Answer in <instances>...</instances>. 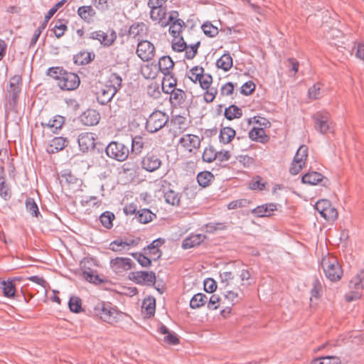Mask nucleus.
<instances>
[{
	"label": "nucleus",
	"mask_w": 364,
	"mask_h": 364,
	"mask_svg": "<svg viewBox=\"0 0 364 364\" xmlns=\"http://www.w3.org/2000/svg\"><path fill=\"white\" fill-rule=\"evenodd\" d=\"M250 203V200L247 199H238L233 201L230 202L227 205V208L228 210H235L237 208L247 207Z\"/></svg>",
	"instance_id": "6e6d98bb"
},
{
	"label": "nucleus",
	"mask_w": 364,
	"mask_h": 364,
	"mask_svg": "<svg viewBox=\"0 0 364 364\" xmlns=\"http://www.w3.org/2000/svg\"><path fill=\"white\" fill-rule=\"evenodd\" d=\"M235 130L226 127L221 129L220 132V141L224 144H229L235 136Z\"/></svg>",
	"instance_id": "c9c22d12"
},
{
	"label": "nucleus",
	"mask_w": 364,
	"mask_h": 364,
	"mask_svg": "<svg viewBox=\"0 0 364 364\" xmlns=\"http://www.w3.org/2000/svg\"><path fill=\"white\" fill-rule=\"evenodd\" d=\"M90 37L92 39L97 40L105 46H110L117 39V33L113 30H108L106 32L97 31L91 33Z\"/></svg>",
	"instance_id": "4468645a"
},
{
	"label": "nucleus",
	"mask_w": 364,
	"mask_h": 364,
	"mask_svg": "<svg viewBox=\"0 0 364 364\" xmlns=\"http://www.w3.org/2000/svg\"><path fill=\"white\" fill-rule=\"evenodd\" d=\"M224 115L228 120H232L241 117L242 112L237 106L231 105L225 109Z\"/></svg>",
	"instance_id": "49530a36"
},
{
	"label": "nucleus",
	"mask_w": 364,
	"mask_h": 364,
	"mask_svg": "<svg viewBox=\"0 0 364 364\" xmlns=\"http://www.w3.org/2000/svg\"><path fill=\"white\" fill-rule=\"evenodd\" d=\"M171 47L174 51L182 52L186 49V43L181 36H173Z\"/></svg>",
	"instance_id": "3c124183"
},
{
	"label": "nucleus",
	"mask_w": 364,
	"mask_h": 364,
	"mask_svg": "<svg viewBox=\"0 0 364 364\" xmlns=\"http://www.w3.org/2000/svg\"><path fill=\"white\" fill-rule=\"evenodd\" d=\"M321 266L326 277L331 282L339 281L343 276V269L338 259L328 255L323 258Z\"/></svg>",
	"instance_id": "423d86ee"
},
{
	"label": "nucleus",
	"mask_w": 364,
	"mask_h": 364,
	"mask_svg": "<svg viewBox=\"0 0 364 364\" xmlns=\"http://www.w3.org/2000/svg\"><path fill=\"white\" fill-rule=\"evenodd\" d=\"M266 183L263 182L262 179L257 176L250 183V188L252 190H259L262 191L265 188Z\"/></svg>",
	"instance_id": "680f3d73"
},
{
	"label": "nucleus",
	"mask_w": 364,
	"mask_h": 364,
	"mask_svg": "<svg viewBox=\"0 0 364 364\" xmlns=\"http://www.w3.org/2000/svg\"><path fill=\"white\" fill-rule=\"evenodd\" d=\"M201 139L196 134H186L182 135L177 143L178 150L186 156L197 153L200 147Z\"/></svg>",
	"instance_id": "39448f33"
},
{
	"label": "nucleus",
	"mask_w": 364,
	"mask_h": 364,
	"mask_svg": "<svg viewBox=\"0 0 364 364\" xmlns=\"http://www.w3.org/2000/svg\"><path fill=\"white\" fill-rule=\"evenodd\" d=\"M202 30L209 37H214L218 33V28L210 22L204 23L202 25Z\"/></svg>",
	"instance_id": "5fc2aeb1"
},
{
	"label": "nucleus",
	"mask_w": 364,
	"mask_h": 364,
	"mask_svg": "<svg viewBox=\"0 0 364 364\" xmlns=\"http://www.w3.org/2000/svg\"><path fill=\"white\" fill-rule=\"evenodd\" d=\"M323 176L318 172L310 171L304 174L301 178L303 183L315 186L321 182Z\"/></svg>",
	"instance_id": "c756f323"
},
{
	"label": "nucleus",
	"mask_w": 364,
	"mask_h": 364,
	"mask_svg": "<svg viewBox=\"0 0 364 364\" xmlns=\"http://www.w3.org/2000/svg\"><path fill=\"white\" fill-rule=\"evenodd\" d=\"M203 161L207 163H211L217 159V151L212 146L205 148L202 154Z\"/></svg>",
	"instance_id": "09e8293b"
},
{
	"label": "nucleus",
	"mask_w": 364,
	"mask_h": 364,
	"mask_svg": "<svg viewBox=\"0 0 364 364\" xmlns=\"http://www.w3.org/2000/svg\"><path fill=\"white\" fill-rule=\"evenodd\" d=\"M249 137L251 140L261 143H266L269 137L266 134L264 128L254 127L249 132Z\"/></svg>",
	"instance_id": "393cba45"
},
{
	"label": "nucleus",
	"mask_w": 364,
	"mask_h": 364,
	"mask_svg": "<svg viewBox=\"0 0 364 364\" xmlns=\"http://www.w3.org/2000/svg\"><path fill=\"white\" fill-rule=\"evenodd\" d=\"M205 238V236L202 234L191 235L183 240L182 247L184 249L194 247L203 242Z\"/></svg>",
	"instance_id": "bb28decb"
},
{
	"label": "nucleus",
	"mask_w": 364,
	"mask_h": 364,
	"mask_svg": "<svg viewBox=\"0 0 364 364\" xmlns=\"http://www.w3.org/2000/svg\"><path fill=\"white\" fill-rule=\"evenodd\" d=\"M96 139V135L92 132L81 133L77 139L80 149L83 152L93 149L95 146Z\"/></svg>",
	"instance_id": "dca6fc26"
},
{
	"label": "nucleus",
	"mask_w": 364,
	"mask_h": 364,
	"mask_svg": "<svg viewBox=\"0 0 364 364\" xmlns=\"http://www.w3.org/2000/svg\"><path fill=\"white\" fill-rule=\"evenodd\" d=\"M350 287L356 290L364 289V272L360 271L350 281Z\"/></svg>",
	"instance_id": "58836bf2"
},
{
	"label": "nucleus",
	"mask_w": 364,
	"mask_h": 364,
	"mask_svg": "<svg viewBox=\"0 0 364 364\" xmlns=\"http://www.w3.org/2000/svg\"><path fill=\"white\" fill-rule=\"evenodd\" d=\"M77 14L81 18L89 22L95 15V11L91 6H82L78 8Z\"/></svg>",
	"instance_id": "37998d69"
},
{
	"label": "nucleus",
	"mask_w": 364,
	"mask_h": 364,
	"mask_svg": "<svg viewBox=\"0 0 364 364\" xmlns=\"http://www.w3.org/2000/svg\"><path fill=\"white\" fill-rule=\"evenodd\" d=\"M159 70L165 75H169L174 68V62L171 57L164 55L159 59Z\"/></svg>",
	"instance_id": "5701e85b"
},
{
	"label": "nucleus",
	"mask_w": 364,
	"mask_h": 364,
	"mask_svg": "<svg viewBox=\"0 0 364 364\" xmlns=\"http://www.w3.org/2000/svg\"><path fill=\"white\" fill-rule=\"evenodd\" d=\"M207 296L202 294H195L190 301V307L193 309H198L203 306L207 301Z\"/></svg>",
	"instance_id": "c03bdc74"
},
{
	"label": "nucleus",
	"mask_w": 364,
	"mask_h": 364,
	"mask_svg": "<svg viewBox=\"0 0 364 364\" xmlns=\"http://www.w3.org/2000/svg\"><path fill=\"white\" fill-rule=\"evenodd\" d=\"M0 196L5 200H9L11 196V192L6 185L4 178H0Z\"/></svg>",
	"instance_id": "13d9d810"
},
{
	"label": "nucleus",
	"mask_w": 364,
	"mask_h": 364,
	"mask_svg": "<svg viewBox=\"0 0 364 364\" xmlns=\"http://www.w3.org/2000/svg\"><path fill=\"white\" fill-rule=\"evenodd\" d=\"M186 94L181 89H173L170 92V102L174 106L181 105L185 100Z\"/></svg>",
	"instance_id": "e433bc0d"
},
{
	"label": "nucleus",
	"mask_w": 364,
	"mask_h": 364,
	"mask_svg": "<svg viewBox=\"0 0 364 364\" xmlns=\"http://www.w3.org/2000/svg\"><path fill=\"white\" fill-rule=\"evenodd\" d=\"M136 53L142 61L149 62L154 59L156 54V48L150 41L141 40L137 43Z\"/></svg>",
	"instance_id": "9d476101"
},
{
	"label": "nucleus",
	"mask_w": 364,
	"mask_h": 364,
	"mask_svg": "<svg viewBox=\"0 0 364 364\" xmlns=\"http://www.w3.org/2000/svg\"><path fill=\"white\" fill-rule=\"evenodd\" d=\"M65 122L64 117L60 115H55L52 119L41 122V126L44 132L48 133H56L60 130Z\"/></svg>",
	"instance_id": "a211bd4d"
},
{
	"label": "nucleus",
	"mask_w": 364,
	"mask_h": 364,
	"mask_svg": "<svg viewBox=\"0 0 364 364\" xmlns=\"http://www.w3.org/2000/svg\"><path fill=\"white\" fill-rule=\"evenodd\" d=\"M150 8L151 19L164 28L169 25V14L167 13L165 7L163 6H149Z\"/></svg>",
	"instance_id": "f8f14e48"
},
{
	"label": "nucleus",
	"mask_w": 364,
	"mask_h": 364,
	"mask_svg": "<svg viewBox=\"0 0 364 364\" xmlns=\"http://www.w3.org/2000/svg\"><path fill=\"white\" fill-rule=\"evenodd\" d=\"M213 178V175L210 171H202L197 176V181L200 186L206 187L209 186Z\"/></svg>",
	"instance_id": "8fccbe9b"
},
{
	"label": "nucleus",
	"mask_w": 364,
	"mask_h": 364,
	"mask_svg": "<svg viewBox=\"0 0 364 364\" xmlns=\"http://www.w3.org/2000/svg\"><path fill=\"white\" fill-rule=\"evenodd\" d=\"M251 274L249 271L242 269L239 274H233L225 272L220 274L222 294L228 304H235L239 300L241 286L248 284Z\"/></svg>",
	"instance_id": "f257e3e1"
},
{
	"label": "nucleus",
	"mask_w": 364,
	"mask_h": 364,
	"mask_svg": "<svg viewBox=\"0 0 364 364\" xmlns=\"http://www.w3.org/2000/svg\"><path fill=\"white\" fill-rule=\"evenodd\" d=\"M48 75L57 82L58 86L63 90H74L80 83V77L73 73L68 72L62 68H51Z\"/></svg>",
	"instance_id": "20e7f679"
},
{
	"label": "nucleus",
	"mask_w": 364,
	"mask_h": 364,
	"mask_svg": "<svg viewBox=\"0 0 364 364\" xmlns=\"http://www.w3.org/2000/svg\"><path fill=\"white\" fill-rule=\"evenodd\" d=\"M129 277L135 283L140 284H154L156 280L155 274L153 272H133L129 274Z\"/></svg>",
	"instance_id": "2eb2a0df"
},
{
	"label": "nucleus",
	"mask_w": 364,
	"mask_h": 364,
	"mask_svg": "<svg viewBox=\"0 0 364 364\" xmlns=\"http://www.w3.org/2000/svg\"><path fill=\"white\" fill-rule=\"evenodd\" d=\"M198 44H199V43H198L197 44H195V45L189 46H188L186 45V49H184L183 51H185V55L187 59L191 60L196 56V55L198 52Z\"/></svg>",
	"instance_id": "0e129e2a"
},
{
	"label": "nucleus",
	"mask_w": 364,
	"mask_h": 364,
	"mask_svg": "<svg viewBox=\"0 0 364 364\" xmlns=\"http://www.w3.org/2000/svg\"><path fill=\"white\" fill-rule=\"evenodd\" d=\"M110 267L116 274H122L132 269V261L126 257H116L110 260Z\"/></svg>",
	"instance_id": "f3484780"
},
{
	"label": "nucleus",
	"mask_w": 364,
	"mask_h": 364,
	"mask_svg": "<svg viewBox=\"0 0 364 364\" xmlns=\"http://www.w3.org/2000/svg\"><path fill=\"white\" fill-rule=\"evenodd\" d=\"M27 210L34 216H37L38 213V206L33 198H28L26 202Z\"/></svg>",
	"instance_id": "338daca9"
},
{
	"label": "nucleus",
	"mask_w": 364,
	"mask_h": 364,
	"mask_svg": "<svg viewBox=\"0 0 364 364\" xmlns=\"http://www.w3.org/2000/svg\"><path fill=\"white\" fill-rule=\"evenodd\" d=\"M277 209L275 204H264L252 210V213L257 217H268Z\"/></svg>",
	"instance_id": "cd10ccee"
},
{
	"label": "nucleus",
	"mask_w": 364,
	"mask_h": 364,
	"mask_svg": "<svg viewBox=\"0 0 364 364\" xmlns=\"http://www.w3.org/2000/svg\"><path fill=\"white\" fill-rule=\"evenodd\" d=\"M0 288L2 289L3 294L7 298H14L16 293L15 284L11 280L0 279Z\"/></svg>",
	"instance_id": "2f4dec72"
},
{
	"label": "nucleus",
	"mask_w": 364,
	"mask_h": 364,
	"mask_svg": "<svg viewBox=\"0 0 364 364\" xmlns=\"http://www.w3.org/2000/svg\"><path fill=\"white\" fill-rule=\"evenodd\" d=\"M159 332L164 336L161 339L163 343L167 345H177L179 343V339L177 335L173 332L169 331L167 327L161 325L159 328Z\"/></svg>",
	"instance_id": "4be33fe9"
},
{
	"label": "nucleus",
	"mask_w": 364,
	"mask_h": 364,
	"mask_svg": "<svg viewBox=\"0 0 364 364\" xmlns=\"http://www.w3.org/2000/svg\"><path fill=\"white\" fill-rule=\"evenodd\" d=\"M82 301L79 297L73 296L69 301V308L75 313H79L82 310Z\"/></svg>",
	"instance_id": "4d7b16f0"
},
{
	"label": "nucleus",
	"mask_w": 364,
	"mask_h": 364,
	"mask_svg": "<svg viewBox=\"0 0 364 364\" xmlns=\"http://www.w3.org/2000/svg\"><path fill=\"white\" fill-rule=\"evenodd\" d=\"M109 249L113 252H122L127 250L122 238L117 239L109 244Z\"/></svg>",
	"instance_id": "052dcab7"
},
{
	"label": "nucleus",
	"mask_w": 364,
	"mask_h": 364,
	"mask_svg": "<svg viewBox=\"0 0 364 364\" xmlns=\"http://www.w3.org/2000/svg\"><path fill=\"white\" fill-rule=\"evenodd\" d=\"M316 128L321 133L325 134L331 129V122L329 117L326 116H321L316 121Z\"/></svg>",
	"instance_id": "79ce46f5"
},
{
	"label": "nucleus",
	"mask_w": 364,
	"mask_h": 364,
	"mask_svg": "<svg viewBox=\"0 0 364 364\" xmlns=\"http://www.w3.org/2000/svg\"><path fill=\"white\" fill-rule=\"evenodd\" d=\"M68 142L63 137H55L50 141L47 150L50 153L61 151L68 145Z\"/></svg>",
	"instance_id": "c85d7f7f"
},
{
	"label": "nucleus",
	"mask_w": 364,
	"mask_h": 364,
	"mask_svg": "<svg viewBox=\"0 0 364 364\" xmlns=\"http://www.w3.org/2000/svg\"><path fill=\"white\" fill-rule=\"evenodd\" d=\"M188 77L194 83L198 82L200 87L205 90L203 97L205 102H212L218 93V89L212 86L213 77L205 73L200 66H194L187 73Z\"/></svg>",
	"instance_id": "f03ea898"
},
{
	"label": "nucleus",
	"mask_w": 364,
	"mask_h": 364,
	"mask_svg": "<svg viewBox=\"0 0 364 364\" xmlns=\"http://www.w3.org/2000/svg\"><path fill=\"white\" fill-rule=\"evenodd\" d=\"M67 29H68V27H67L66 24H65L61 21L59 20L55 23L53 31L55 36L58 38H59L64 35V33L67 31Z\"/></svg>",
	"instance_id": "bf43d9fd"
},
{
	"label": "nucleus",
	"mask_w": 364,
	"mask_h": 364,
	"mask_svg": "<svg viewBox=\"0 0 364 364\" xmlns=\"http://www.w3.org/2000/svg\"><path fill=\"white\" fill-rule=\"evenodd\" d=\"M141 73L146 79H154L158 74L155 64H146L141 68Z\"/></svg>",
	"instance_id": "ea45409f"
},
{
	"label": "nucleus",
	"mask_w": 364,
	"mask_h": 364,
	"mask_svg": "<svg viewBox=\"0 0 364 364\" xmlns=\"http://www.w3.org/2000/svg\"><path fill=\"white\" fill-rule=\"evenodd\" d=\"M21 78L19 75H15L10 79L9 92L16 98L20 92Z\"/></svg>",
	"instance_id": "a18cd8bd"
},
{
	"label": "nucleus",
	"mask_w": 364,
	"mask_h": 364,
	"mask_svg": "<svg viewBox=\"0 0 364 364\" xmlns=\"http://www.w3.org/2000/svg\"><path fill=\"white\" fill-rule=\"evenodd\" d=\"M82 123L86 126H94L99 123L100 115L95 109H87L80 117Z\"/></svg>",
	"instance_id": "aec40b11"
},
{
	"label": "nucleus",
	"mask_w": 364,
	"mask_h": 364,
	"mask_svg": "<svg viewBox=\"0 0 364 364\" xmlns=\"http://www.w3.org/2000/svg\"><path fill=\"white\" fill-rule=\"evenodd\" d=\"M94 314L102 322L112 326H117L127 316L117 306L106 302H100L95 305Z\"/></svg>",
	"instance_id": "7ed1b4c3"
},
{
	"label": "nucleus",
	"mask_w": 364,
	"mask_h": 364,
	"mask_svg": "<svg viewBox=\"0 0 364 364\" xmlns=\"http://www.w3.org/2000/svg\"><path fill=\"white\" fill-rule=\"evenodd\" d=\"M156 218V215L149 209H141L136 212V218L140 223L146 224L152 221Z\"/></svg>",
	"instance_id": "f704fd0d"
},
{
	"label": "nucleus",
	"mask_w": 364,
	"mask_h": 364,
	"mask_svg": "<svg viewBox=\"0 0 364 364\" xmlns=\"http://www.w3.org/2000/svg\"><path fill=\"white\" fill-rule=\"evenodd\" d=\"M148 27L144 23H136L132 24L129 30V35L137 40H142V38L147 36Z\"/></svg>",
	"instance_id": "6ab92c4d"
},
{
	"label": "nucleus",
	"mask_w": 364,
	"mask_h": 364,
	"mask_svg": "<svg viewBox=\"0 0 364 364\" xmlns=\"http://www.w3.org/2000/svg\"><path fill=\"white\" fill-rule=\"evenodd\" d=\"M204 290L208 293H213L217 289L215 281L211 278H207L203 282Z\"/></svg>",
	"instance_id": "e2e57ef3"
},
{
	"label": "nucleus",
	"mask_w": 364,
	"mask_h": 364,
	"mask_svg": "<svg viewBox=\"0 0 364 364\" xmlns=\"http://www.w3.org/2000/svg\"><path fill=\"white\" fill-rule=\"evenodd\" d=\"M216 65L219 69L224 71L230 70L233 65V60L229 53L223 54L216 62Z\"/></svg>",
	"instance_id": "72a5a7b5"
},
{
	"label": "nucleus",
	"mask_w": 364,
	"mask_h": 364,
	"mask_svg": "<svg viewBox=\"0 0 364 364\" xmlns=\"http://www.w3.org/2000/svg\"><path fill=\"white\" fill-rule=\"evenodd\" d=\"M83 277L90 282L96 283L99 279L98 275L93 271L83 270Z\"/></svg>",
	"instance_id": "774afa93"
},
{
	"label": "nucleus",
	"mask_w": 364,
	"mask_h": 364,
	"mask_svg": "<svg viewBox=\"0 0 364 364\" xmlns=\"http://www.w3.org/2000/svg\"><path fill=\"white\" fill-rule=\"evenodd\" d=\"M122 81V78L119 75L116 73H110L108 75L104 86L107 87V88L114 90L115 92H117L118 90L121 87Z\"/></svg>",
	"instance_id": "7c9ffc66"
},
{
	"label": "nucleus",
	"mask_w": 364,
	"mask_h": 364,
	"mask_svg": "<svg viewBox=\"0 0 364 364\" xmlns=\"http://www.w3.org/2000/svg\"><path fill=\"white\" fill-rule=\"evenodd\" d=\"M115 219V215L114 213L106 211L101 214L100 217V220L105 228L111 229L113 227V220Z\"/></svg>",
	"instance_id": "de8ad7c7"
},
{
	"label": "nucleus",
	"mask_w": 364,
	"mask_h": 364,
	"mask_svg": "<svg viewBox=\"0 0 364 364\" xmlns=\"http://www.w3.org/2000/svg\"><path fill=\"white\" fill-rule=\"evenodd\" d=\"M311 289L310 290V301H317L321 296L323 291V284L318 279H314L311 283Z\"/></svg>",
	"instance_id": "473e14b6"
},
{
	"label": "nucleus",
	"mask_w": 364,
	"mask_h": 364,
	"mask_svg": "<svg viewBox=\"0 0 364 364\" xmlns=\"http://www.w3.org/2000/svg\"><path fill=\"white\" fill-rule=\"evenodd\" d=\"M168 117L163 112H154L146 122V129L151 133L161 129L167 123Z\"/></svg>",
	"instance_id": "6e6552de"
},
{
	"label": "nucleus",
	"mask_w": 364,
	"mask_h": 364,
	"mask_svg": "<svg viewBox=\"0 0 364 364\" xmlns=\"http://www.w3.org/2000/svg\"><path fill=\"white\" fill-rule=\"evenodd\" d=\"M309 97L311 100H316L322 96V85L316 83L309 89Z\"/></svg>",
	"instance_id": "864d4df0"
},
{
	"label": "nucleus",
	"mask_w": 364,
	"mask_h": 364,
	"mask_svg": "<svg viewBox=\"0 0 364 364\" xmlns=\"http://www.w3.org/2000/svg\"><path fill=\"white\" fill-rule=\"evenodd\" d=\"M255 90V84L250 80L245 82L241 87V92L245 95L252 94Z\"/></svg>",
	"instance_id": "69168bd1"
},
{
	"label": "nucleus",
	"mask_w": 364,
	"mask_h": 364,
	"mask_svg": "<svg viewBox=\"0 0 364 364\" xmlns=\"http://www.w3.org/2000/svg\"><path fill=\"white\" fill-rule=\"evenodd\" d=\"M166 77L164 78L162 82V90L166 93H170L173 90L174 87L176 85V80L171 76L166 75Z\"/></svg>",
	"instance_id": "603ef678"
},
{
	"label": "nucleus",
	"mask_w": 364,
	"mask_h": 364,
	"mask_svg": "<svg viewBox=\"0 0 364 364\" xmlns=\"http://www.w3.org/2000/svg\"><path fill=\"white\" fill-rule=\"evenodd\" d=\"M116 93L117 92L114 91V90L107 88L104 85H101L96 93L97 99L100 104L105 105L109 102Z\"/></svg>",
	"instance_id": "b1692460"
},
{
	"label": "nucleus",
	"mask_w": 364,
	"mask_h": 364,
	"mask_svg": "<svg viewBox=\"0 0 364 364\" xmlns=\"http://www.w3.org/2000/svg\"><path fill=\"white\" fill-rule=\"evenodd\" d=\"M129 147L122 143L117 141L110 142L106 148L107 155L119 161H123L129 156Z\"/></svg>",
	"instance_id": "0eeeda50"
},
{
	"label": "nucleus",
	"mask_w": 364,
	"mask_h": 364,
	"mask_svg": "<svg viewBox=\"0 0 364 364\" xmlns=\"http://www.w3.org/2000/svg\"><path fill=\"white\" fill-rule=\"evenodd\" d=\"M308 157V147L301 145L297 150L294 160L291 164L289 172L292 175L298 174L304 167Z\"/></svg>",
	"instance_id": "1a4fd4ad"
},
{
	"label": "nucleus",
	"mask_w": 364,
	"mask_h": 364,
	"mask_svg": "<svg viewBox=\"0 0 364 364\" xmlns=\"http://www.w3.org/2000/svg\"><path fill=\"white\" fill-rule=\"evenodd\" d=\"M169 14V33L173 36H181L184 27V22L179 18V14L177 11H171Z\"/></svg>",
	"instance_id": "ddd939ff"
},
{
	"label": "nucleus",
	"mask_w": 364,
	"mask_h": 364,
	"mask_svg": "<svg viewBox=\"0 0 364 364\" xmlns=\"http://www.w3.org/2000/svg\"><path fill=\"white\" fill-rule=\"evenodd\" d=\"M161 160L155 155H146L141 161V166L147 171L152 172L161 166Z\"/></svg>",
	"instance_id": "412c9836"
},
{
	"label": "nucleus",
	"mask_w": 364,
	"mask_h": 364,
	"mask_svg": "<svg viewBox=\"0 0 364 364\" xmlns=\"http://www.w3.org/2000/svg\"><path fill=\"white\" fill-rule=\"evenodd\" d=\"M156 310V300L152 296H148L143 301L141 311L146 317H151L154 315Z\"/></svg>",
	"instance_id": "a878e982"
},
{
	"label": "nucleus",
	"mask_w": 364,
	"mask_h": 364,
	"mask_svg": "<svg viewBox=\"0 0 364 364\" xmlns=\"http://www.w3.org/2000/svg\"><path fill=\"white\" fill-rule=\"evenodd\" d=\"M341 360L336 355H328L313 359L309 364H341Z\"/></svg>",
	"instance_id": "a19ab883"
},
{
	"label": "nucleus",
	"mask_w": 364,
	"mask_h": 364,
	"mask_svg": "<svg viewBox=\"0 0 364 364\" xmlns=\"http://www.w3.org/2000/svg\"><path fill=\"white\" fill-rule=\"evenodd\" d=\"M320 215L327 220H335L338 215L337 210L328 200H318L315 206Z\"/></svg>",
	"instance_id": "9b49d317"
},
{
	"label": "nucleus",
	"mask_w": 364,
	"mask_h": 364,
	"mask_svg": "<svg viewBox=\"0 0 364 364\" xmlns=\"http://www.w3.org/2000/svg\"><path fill=\"white\" fill-rule=\"evenodd\" d=\"M165 201L173 206H178L181 202L179 193L172 189H168L164 192Z\"/></svg>",
	"instance_id": "4c0bfd02"
}]
</instances>
